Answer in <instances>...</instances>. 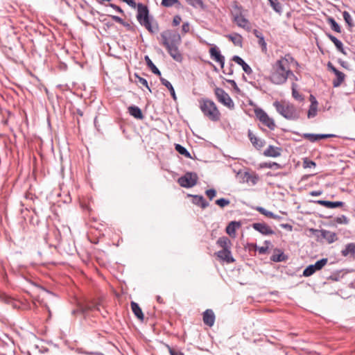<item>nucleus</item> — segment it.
Listing matches in <instances>:
<instances>
[{
    "label": "nucleus",
    "mask_w": 355,
    "mask_h": 355,
    "mask_svg": "<svg viewBox=\"0 0 355 355\" xmlns=\"http://www.w3.org/2000/svg\"><path fill=\"white\" fill-rule=\"evenodd\" d=\"M294 58L289 54L276 61L273 64L270 80L275 85H282L286 82L289 73H292L290 69L289 63L293 62Z\"/></svg>",
    "instance_id": "1"
},
{
    "label": "nucleus",
    "mask_w": 355,
    "mask_h": 355,
    "mask_svg": "<svg viewBox=\"0 0 355 355\" xmlns=\"http://www.w3.org/2000/svg\"><path fill=\"white\" fill-rule=\"evenodd\" d=\"M273 106L277 112L287 120L296 121L300 117V111L292 103L276 101Z\"/></svg>",
    "instance_id": "2"
},
{
    "label": "nucleus",
    "mask_w": 355,
    "mask_h": 355,
    "mask_svg": "<svg viewBox=\"0 0 355 355\" xmlns=\"http://www.w3.org/2000/svg\"><path fill=\"white\" fill-rule=\"evenodd\" d=\"M199 107L203 115L211 121H218L220 119V112L215 103L209 98L199 100Z\"/></svg>",
    "instance_id": "3"
},
{
    "label": "nucleus",
    "mask_w": 355,
    "mask_h": 355,
    "mask_svg": "<svg viewBox=\"0 0 355 355\" xmlns=\"http://www.w3.org/2000/svg\"><path fill=\"white\" fill-rule=\"evenodd\" d=\"M137 19L139 24L144 26L149 32L155 33L158 30V26L153 27L149 18V10L146 6L139 3L137 6Z\"/></svg>",
    "instance_id": "4"
},
{
    "label": "nucleus",
    "mask_w": 355,
    "mask_h": 355,
    "mask_svg": "<svg viewBox=\"0 0 355 355\" xmlns=\"http://www.w3.org/2000/svg\"><path fill=\"white\" fill-rule=\"evenodd\" d=\"M232 19L236 24L248 32L251 31V24L248 19L242 14V6L235 3L234 10L232 12Z\"/></svg>",
    "instance_id": "5"
},
{
    "label": "nucleus",
    "mask_w": 355,
    "mask_h": 355,
    "mask_svg": "<svg viewBox=\"0 0 355 355\" xmlns=\"http://www.w3.org/2000/svg\"><path fill=\"white\" fill-rule=\"evenodd\" d=\"M160 36L163 46L179 45L181 42L180 35L178 33L171 30L163 31Z\"/></svg>",
    "instance_id": "6"
},
{
    "label": "nucleus",
    "mask_w": 355,
    "mask_h": 355,
    "mask_svg": "<svg viewBox=\"0 0 355 355\" xmlns=\"http://www.w3.org/2000/svg\"><path fill=\"white\" fill-rule=\"evenodd\" d=\"M198 180L197 173L194 172H187L184 175L178 178V184L184 188H191L194 187Z\"/></svg>",
    "instance_id": "7"
},
{
    "label": "nucleus",
    "mask_w": 355,
    "mask_h": 355,
    "mask_svg": "<svg viewBox=\"0 0 355 355\" xmlns=\"http://www.w3.org/2000/svg\"><path fill=\"white\" fill-rule=\"evenodd\" d=\"M214 94L218 102L227 107L230 110L234 108V103L230 95L222 88L216 87Z\"/></svg>",
    "instance_id": "8"
},
{
    "label": "nucleus",
    "mask_w": 355,
    "mask_h": 355,
    "mask_svg": "<svg viewBox=\"0 0 355 355\" xmlns=\"http://www.w3.org/2000/svg\"><path fill=\"white\" fill-rule=\"evenodd\" d=\"M257 118L270 130H273L275 128L274 120L270 118L268 114L261 108L254 110Z\"/></svg>",
    "instance_id": "9"
},
{
    "label": "nucleus",
    "mask_w": 355,
    "mask_h": 355,
    "mask_svg": "<svg viewBox=\"0 0 355 355\" xmlns=\"http://www.w3.org/2000/svg\"><path fill=\"white\" fill-rule=\"evenodd\" d=\"M327 259L323 258L317 261L314 264L308 266L303 271L304 277H310L317 270L322 269L327 263Z\"/></svg>",
    "instance_id": "10"
},
{
    "label": "nucleus",
    "mask_w": 355,
    "mask_h": 355,
    "mask_svg": "<svg viewBox=\"0 0 355 355\" xmlns=\"http://www.w3.org/2000/svg\"><path fill=\"white\" fill-rule=\"evenodd\" d=\"M178 46L179 45H166L164 46L166 49L168 54L173 58L174 60L178 62H182L183 57L179 51Z\"/></svg>",
    "instance_id": "11"
},
{
    "label": "nucleus",
    "mask_w": 355,
    "mask_h": 355,
    "mask_svg": "<svg viewBox=\"0 0 355 355\" xmlns=\"http://www.w3.org/2000/svg\"><path fill=\"white\" fill-rule=\"evenodd\" d=\"M252 227L254 230L263 235H272L275 234V232L270 227L265 223H254L252 225Z\"/></svg>",
    "instance_id": "12"
},
{
    "label": "nucleus",
    "mask_w": 355,
    "mask_h": 355,
    "mask_svg": "<svg viewBox=\"0 0 355 355\" xmlns=\"http://www.w3.org/2000/svg\"><path fill=\"white\" fill-rule=\"evenodd\" d=\"M217 257L228 263L234 262L235 259L232 256L230 249H223L216 253Z\"/></svg>",
    "instance_id": "13"
},
{
    "label": "nucleus",
    "mask_w": 355,
    "mask_h": 355,
    "mask_svg": "<svg viewBox=\"0 0 355 355\" xmlns=\"http://www.w3.org/2000/svg\"><path fill=\"white\" fill-rule=\"evenodd\" d=\"M215 314L211 309H207L203 312L202 320L205 324L212 327L215 322Z\"/></svg>",
    "instance_id": "14"
},
{
    "label": "nucleus",
    "mask_w": 355,
    "mask_h": 355,
    "mask_svg": "<svg viewBox=\"0 0 355 355\" xmlns=\"http://www.w3.org/2000/svg\"><path fill=\"white\" fill-rule=\"evenodd\" d=\"M188 197H191L193 198L192 203L202 209H205L209 205V202L201 195L188 194Z\"/></svg>",
    "instance_id": "15"
},
{
    "label": "nucleus",
    "mask_w": 355,
    "mask_h": 355,
    "mask_svg": "<svg viewBox=\"0 0 355 355\" xmlns=\"http://www.w3.org/2000/svg\"><path fill=\"white\" fill-rule=\"evenodd\" d=\"M282 148L270 145L263 152V155L269 157H277L282 154Z\"/></svg>",
    "instance_id": "16"
},
{
    "label": "nucleus",
    "mask_w": 355,
    "mask_h": 355,
    "mask_svg": "<svg viewBox=\"0 0 355 355\" xmlns=\"http://www.w3.org/2000/svg\"><path fill=\"white\" fill-rule=\"evenodd\" d=\"M248 137L253 146L259 150L265 145V141L257 137L251 130H248Z\"/></svg>",
    "instance_id": "17"
},
{
    "label": "nucleus",
    "mask_w": 355,
    "mask_h": 355,
    "mask_svg": "<svg viewBox=\"0 0 355 355\" xmlns=\"http://www.w3.org/2000/svg\"><path fill=\"white\" fill-rule=\"evenodd\" d=\"M288 259V256L284 252L278 248L274 250L273 254L270 257V260L274 262L285 261Z\"/></svg>",
    "instance_id": "18"
},
{
    "label": "nucleus",
    "mask_w": 355,
    "mask_h": 355,
    "mask_svg": "<svg viewBox=\"0 0 355 355\" xmlns=\"http://www.w3.org/2000/svg\"><path fill=\"white\" fill-rule=\"evenodd\" d=\"M315 202L320 205L324 206V207H325L327 208H329V209H334V208L340 207L343 206V205H344V202L342 201L331 202V201L324 200H318L315 201Z\"/></svg>",
    "instance_id": "19"
},
{
    "label": "nucleus",
    "mask_w": 355,
    "mask_h": 355,
    "mask_svg": "<svg viewBox=\"0 0 355 355\" xmlns=\"http://www.w3.org/2000/svg\"><path fill=\"white\" fill-rule=\"evenodd\" d=\"M326 35L328 37V38L334 44L337 50L343 55H347V52L343 47V44L342 43V42L339 40L338 38H336L335 36L331 35V33H327Z\"/></svg>",
    "instance_id": "20"
},
{
    "label": "nucleus",
    "mask_w": 355,
    "mask_h": 355,
    "mask_svg": "<svg viewBox=\"0 0 355 355\" xmlns=\"http://www.w3.org/2000/svg\"><path fill=\"white\" fill-rule=\"evenodd\" d=\"M232 60L234 61L238 64L241 65L243 68V70L248 75L252 73V68L239 55H234L232 57Z\"/></svg>",
    "instance_id": "21"
},
{
    "label": "nucleus",
    "mask_w": 355,
    "mask_h": 355,
    "mask_svg": "<svg viewBox=\"0 0 355 355\" xmlns=\"http://www.w3.org/2000/svg\"><path fill=\"white\" fill-rule=\"evenodd\" d=\"M321 236L328 242V243H332L338 239L337 234L335 232L326 230H322L321 231Z\"/></svg>",
    "instance_id": "22"
},
{
    "label": "nucleus",
    "mask_w": 355,
    "mask_h": 355,
    "mask_svg": "<svg viewBox=\"0 0 355 355\" xmlns=\"http://www.w3.org/2000/svg\"><path fill=\"white\" fill-rule=\"evenodd\" d=\"M235 46L242 47L243 45V37L242 36L236 33L229 34L225 35Z\"/></svg>",
    "instance_id": "23"
},
{
    "label": "nucleus",
    "mask_w": 355,
    "mask_h": 355,
    "mask_svg": "<svg viewBox=\"0 0 355 355\" xmlns=\"http://www.w3.org/2000/svg\"><path fill=\"white\" fill-rule=\"evenodd\" d=\"M341 254L345 257L350 254L355 258V243H347L341 250Z\"/></svg>",
    "instance_id": "24"
},
{
    "label": "nucleus",
    "mask_w": 355,
    "mask_h": 355,
    "mask_svg": "<svg viewBox=\"0 0 355 355\" xmlns=\"http://www.w3.org/2000/svg\"><path fill=\"white\" fill-rule=\"evenodd\" d=\"M128 112L131 116H132L137 119H143L144 117L142 114L141 110L136 105L130 106L128 107Z\"/></svg>",
    "instance_id": "25"
},
{
    "label": "nucleus",
    "mask_w": 355,
    "mask_h": 355,
    "mask_svg": "<svg viewBox=\"0 0 355 355\" xmlns=\"http://www.w3.org/2000/svg\"><path fill=\"white\" fill-rule=\"evenodd\" d=\"M131 309L135 315L141 321L144 320V316L141 309L137 302H132L130 303Z\"/></svg>",
    "instance_id": "26"
},
{
    "label": "nucleus",
    "mask_w": 355,
    "mask_h": 355,
    "mask_svg": "<svg viewBox=\"0 0 355 355\" xmlns=\"http://www.w3.org/2000/svg\"><path fill=\"white\" fill-rule=\"evenodd\" d=\"M311 97L313 98V101L311 102L308 110L307 116L309 119L315 117L318 112V101L313 96H311Z\"/></svg>",
    "instance_id": "27"
},
{
    "label": "nucleus",
    "mask_w": 355,
    "mask_h": 355,
    "mask_svg": "<svg viewBox=\"0 0 355 355\" xmlns=\"http://www.w3.org/2000/svg\"><path fill=\"white\" fill-rule=\"evenodd\" d=\"M241 227V223L238 221H231L226 227V232L230 236L234 235L236 230Z\"/></svg>",
    "instance_id": "28"
},
{
    "label": "nucleus",
    "mask_w": 355,
    "mask_h": 355,
    "mask_svg": "<svg viewBox=\"0 0 355 355\" xmlns=\"http://www.w3.org/2000/svg\"><path fill=\"white\" fill-rule=\"evenodd\" d=\"M161 5L166 8L175 6L177 8H182V5L179 0H162Z\"/></svg>",
    "instance_id": "29"
},
{
    "label": "nucleus",
    "mask_w": 355,
    "mask_h": 355,
    "mask_svg": "<svg viewBox=\"0 0 355 355\" xmlns=\"http://www.w3.org/2000/svg\"><path fill=\"white\" fill-rule=\"evenodd\" d=\"M209 54L210 57L216 62L222 61V58H224V56L221 55L220 51L216 46L211 47L209 49Z\"/></svg>",
    "instance_id": "30"
},
{
    "label": "nucleus",
    "mask_w": 355,
    "mask_h": 355,
    "mask_svg": "<svg viewBox=\"0 0 355 355\" xmlns=\"http://www.w3.org/2000/svg\"><path fill=\"white\" fill-rule=\"evenodd\" d=\"M335 75L336 78L333 80L332 85L334 87H338L345 80V74L343 72L338 71Z\"/></svg>",
    "instance_id": "31"
},
{
    "label": "nucleus",
    "mask_w": 355,
    "mask_h": 355,
    "mask_svg": "<svg viewBox=\"0 0 355 355\" xmlns=\"http://www.w3.org/2000/svg\"><path fill=\"white\" fill-rule=\"evenodd\" d=\"M144 60H145L147 66L148 67V68L150 69L151 71L154 74H155L157 76H159V78H160L161 77V72L158 69V68L154 64V63L150 60V58L148 55H146L145 58H144Z\"/></svg>",
    "instance_id": "32"
},
{
    "label": "nucleus",
    "mask_w": 355,
    "mask_h": 355,
    "mask_svg": "<svg viewBox=\"0 0 355 355\" xmlns=\"http://www.w3.org/2000/svg\"><path fill=\"white\" fill-rule=\"evenodd\" d=\"M78 311H80L81 315H85L89 311H94V308L92 307V304L87 303H78Z\"/></svg>",
    "instance_id": "33"
},
{
    "label": "nucleus",
    "mask_w": 355,
    "mask_h": 355,
    "mask_svg": "<svg viewBox=\"0 0 355 355\" xmlns=\"http://www.w3.org/2000/svg\"><path fill=\"white\" fill-rule=\"evenodd\" d=\"M217 245L221 247L223 249H230L231 248V241L226 236L220 237L217 242Z\"/></svg>",
    "instance_id": "34"
},
{
    "label": "nucleus",
    "mask_w": 355,
    "mask_h": 355,
    "mask_svg": "<svg viewBox=\"0 0 355 355\" xmlns=\"http://www.w3.org/2000/svg\"><path fill=\"white\" fill-rule=\"evenodd\" d=\"M159 79H160L162 84L163 85H164L169 90L172 98L174 100H176L177 97H176V94L175 92V89H174L173 85H171V83L168 80H167L166 79H165L162 77H160Z\"/></svg>",
    "instance_id": "35"
},
{
    "label": "nucleus",
    "mask_w": 355,
    "mask_h": 355,
    "mask_svg": "<svg viewBox=\"0 0 355 355\" xmlns=\"http://www.w3.org/2000/svg\"><path fill=\"white\" fill-rule=\"evenodd\" d=\"M327 21L330 25L331 28L334 31L338 33H340L341 32V28H340V25L336 21V20L333 17H329L327 19Z\"/></svg>",
    "instance_id": "36"
},
{
    "label": "nucleus",
    "mask_w": 355,
    "mask_h": 355,
    "mask_svg": "<svg viewBox=\"0 0 355 355\" xmlns=\"http://www.w3.org/2000/svg\"><path fill=\"white\" fill-rule=\"evenodd\" d=\"M259 167L261 168H275V169H280L282 168V166L275 162H262L259 164Z\"/></svg>",
    "instance_id": "37"
},
{
    "label": "nucleus",
    "mask_w": 355,
    "mask_h": 355,
    "mask_svg": "<svg viewBox=\"0 0 355 355\" xmlns=\"http://www.w3.org/2000/svg\"><path fill=\"white\" fill-rule=\"evenodd\" d=\"M175 149L176 151L182 155H184L187 158H191L190 153L182 145L175 144Z\"/></svg>",
    "instance_id": "38"
},
{
    "label": "nucleus",
    "mask_w": 355,
    "mask_h": 355,
    "mask_svg": "<svg viewBox=\"0 0 355 355\" xmlns=\"http://www.w3.org/2000/svg\"><path fill=\"white\" fill-rule=\"evenodd\" d=\"M270 6L272 9L277 13L281 14L282 12V6L278 0H268Z\"/></svg>",
    "instance_id": "39"
},
{
    "label": "nucleus",
    "mask_w": 355,
    "mask_h": 355,
    "mask_svg": "<svg viewBox=\"0 0 355 355\" xmlns=\"http://www.w3.org/2000/svg\"><path fill=\"white\" fill-rule=\"evenodd\" d=\"M297 84H295V83H293V84H292V96L295 100L299 101H302L304 100V97L297 90Z\"/></svg>",
    "instance_id": "40"
},
{
    "label": "nucleus",
    "mask_w": 355,
    "mask_h": 355,
    "mask_svg": "<svg viewBox=\"0 0 355 355\" xmlns=\"http://www.w3.org/2000/svg\"><path fill=\"white\" fill-rule=\"evenodd\" d=\"M187 3L190 5L191 6L195 8H205V5L203 3L202 0H185Z\"/></svg>",
    "instance_id": "41"
},
{
    "label": "nucleus",
    "mask_w": 355,
    "mask_h": 355,
    "mask_svg": "<svg viewBox=\"0 0 355 355\" xmlns=\"http://www.w3.org/2000/svg\"><path fill=\"white\" fill-rule=\"evenodd\" d=\"M302 137L313 143L319 140L318 134L304 133Z\"/></svg>",
    "instance_id": "42"
},
{
    "label": "nucleus",
    "mask_w": 355,
    "mask_h": 355,
    "mask_svg": "<svg viewBox=\"0 0 355 355\" xmlns=\"http://www.w3.org/2000/svg\"><path fill=\"white\" fill-rule=\"evenodd\" d=\"M343 19L345 21V22L347 24V25L349 27H353L354 26L352 19L351 17V15L347 11H344L343 12Z\"/></svg>",
    "instance_id": "43"
},
{
    "label": "nucleus",
    "mask_w": 355,
    "mask_h": 355,
    "mask_svg": "<svg viewBox=\"0 0 355 355\" xmlns=\"http://www.w3.org/2000/svg\"><path fill=\"white\" fill-rule=\"evenodd\" d=\"M168 352L171 355H184L182 351L178 347H170L167 345Z\"/></svg>",
    "instance_id": "44"
},
{
    "label": "nucleus",
    "mask_w": 355,
    "mask_h": 355,
    "mask_svg": "<svg viewBox=\"0 0 355 355\" xmlns=\"http://www.w3.org/2000/svg\"><path fill=\"white\" fill-rule=\"evenodd\" d=\"M335 222L338 223V224H345V225H347L349 223V218L345 216V215H341L340 216H338L335 218Z\"/></svg>",
    "instance_id": "45"
},
{
    "label": "nucleus",
    "mask_w": 355,
    "mask_h": 355,
    "mask_svg": "<svg viewBox=\"0 0 355 355\" xmlns=\"http://www.w3.org/2000/svg\"><path fill=\"white\" fill-rule=\"evenodd\" d=\"M264 244H266V246H261L257 248V250L260 254H265L268 252V245H270L271 243L270 241H265Z\"/></svg>",
    "instance_id": "46"
},
{
    "label": "nucleus",
    "mask_w": 355,
    "mask_h": 355,
    "mask_svg": "<svg viewBox=\"0 0 355 355\" xmlns=\"http://www.w3.org/2000/svg\"><path fill=\"white\" fill-rule=\"evenodd\" d=\"M215 203L220 207H224L227 206L230 203V201L228 199L222 198L216 200Z\"/></svg>",
    "instance_id": "47"
},
{
    "label": "nucleus",
    "mask_w": 355,
    "mask_h": 355,
    "mask_svg": "<svg viewBox=\"0 0 355 355\" xmlns=\"http://www.w3.org/2000/svg\"><path fill=\"white\" fill-rule=\"evenodd\" d=\"M256 210L258 211L260 214L267 216V217H269L270 218L272 216V211H268L266 210L265 208L262 207H257L256 208Z\"/></svg>",
    "instance_id": "48"
},
{
    "label": "nucleus",
    "mask_w": 355,
    "mask_h": 355,
    "mask_svg": "<svg viewBox=\"0 0 355 355\" xmlns=\"http://www.w3.org/2000/svg\"><path fill=\"white\" fill-rule=\"evenodd\" d=\"M315 163L312 161V160H310L308 158H305L304 159V161H303V167L304 168H312V167H314L315 166Z\"/></svg>",
    "instance_id": "49"
},
{
    "label": "nucleus",
    "mask_w": 355,
    "mask_h": 355,
    "mask_svg": "<svg viewBox=\"0 0 355 355\" xmlns=\"http://www.w3.org/2000/svg\"><path fill=\"white\" fill-rule=\"evenodd\" d=\"M135 77L137 78L139 83L141 84L142 85L146 87L150 92H151V89L148 86V81L146 80V79L139 76L137 74H135Z\"/></svg>",
    "instance_id": "50"
},
{
    "label": "nucleus",
    "mask_w": 355,
    "mask_h": 355,
    "mask_svg": "<svg viewBox=\"0 0 355 355\" xmlns=\"http://www.w3.org/2000/svg\"><path fill=\"white\" fill-rule=\"evenodd\" d=\"M205 194L211 200L216 195V191L214 189H210L205 191Z\"/></svg>",
    "instance_id": "51"
},
{
    "label": "nucleus",
    "mask_w": 355,
    "mask_h": 355,
    "mask_svg": "<svg viewBox=\"0 0 355 355\" xmlns=\"http://www.w3.org/2000/svg\"><path fill=\"white\" fill-rule=\"evenodd\" d=\"M258 43L261 47L262 51L266 52L267 50V44L265 41L264 37H262L261 38L259 39Z\"/></svg>",
    "instance_id": "52"
},
{
    "label": "nucleus",
    "mask_w": 355,
    "mask_h": 355,
    "mask_svg": "<svg viewBox=\"0 0 355 355\" xmlns=\"http://www.w3.org/2000/svg\"><path fill=\"white\" fill-rule=\"evenodd\" d=\"M181 21H182V17L178 15L173 17L172 24L173 26H177L180 24Z\"/></svg>",
    "instance_id": "53"
},
{
    "label": "nucleus",
    "mask_w": 355,
    "mask_h": 355,
    "mask_svg": "<svg viewBox=\"0 0 355 355\" xmlns=\"http://www.w3.org/2000/svg\"><path fill=\"white\" fill-rule=\"evenodd\" d=\"M190 30V24L189 22H184L182 26V31L183 33H187Z\"/></svg>",
    "instance_id": "54"
},
{
    "label": "nucleus",
    "mask_w": 355,
    "mask_h": 355,
    "mask_svg": "<svg viewBox=\"0 0 355 355\" xmlns=\"http://www.w3.org/2000/svg\"><path fill=\"white\" fill-rule=\"evenodd\" d=\"M110 17L112 19L113 21H114L116 23H119L120 24H123V19L121 18L119 16L116 15H110Z\"/></svg>",
    "instance_id": "55"
},
{
    "label": "nucleus",
    "mask_w": 355,
    "mask_h": 355,
    "mask_svg": "<svg viewBox=\"0 0 355 355\" xmlns=\"http://www.w3.org/2000/svg\"><path fill=\"white\" fill-rule=\"evenodd\" d=\"M227 82L232 86L236 92H240V89L238 87L236 83L234 80H227Z\"/></svg>",
    "instance_id": "56"
},
{
    "label": "nucleus",
    "mask_w": 355,
    "mask_h": 355,
    "mask_svg": "<svg viewBox=\"0 0 355 355\" xmlns=\"http://www.w3.org/2000/svg\"><path fill=\"white\" fill-rule=\"evenodd\" d=\"M334 137H336V135L333 134H318L319 140L322 139H327Z\"/></svg>",
    "instance_id": "57"
},
{
    "label": "nucleus",
    "mask_w": 355,
    "mask_h": 355,
    "mask_svg": "<svg viewBox=\"0 0 355 355\" xmlns=\"http://www.w3.org/2000/svg\"><path fill=\"white\" fill-rule=\"evenodd\" d=\"M89 304H92V307L94 308V311H97L101 312L100 303L99 302H96H96H89Z\"/></svg>",
    "instance_id": "58"
},
{
    "label": "nucleus",
    "mask_w": 355,
    "mask_h": 355,
    "mask_svg": "<svg viewBox=\"0 0 355 355\" xmlns=\"http://www.w3.org/2000/svg\"><path fill=\"white\" fill-rule=\"evenodd\" d=\"M109 6L112 8L113 9H114L116 11L120 12V13H122L123 14V10L118 6L115 5V4H113V3H110Z\"/></svg>",
    "instance_id": "59"
},
{
    "label": "nucleus",
    "mask_w": 355,
    "mask_h": 355,
    "mask_svg": "<svg viewBox=\"0 0 355 355\" xmlns=\"http://www.w3.org/2000/svg\"><path fill=\"white\" fill-rule=\"evenodd\" d=\"M328 69L331 71L334 74L336 73L339 70H338L331 62H329L327 64Z\"/></svg>",
    "instance_id": "60"
},
{
    "label": "nucleus",
    "mask_w": 355,
    "mask_h": 355,
    "mask_svg": "<svg viewBox=\"0 0 355 355\" xmlns=\"http://www.w3.org/2000/svg\"><path fill=\"white\" fill-rule=\"evenodd\" d=\"M253 33H254V35L256 36V37H257L258 39H260V38H261L262 37H263V34H262L260 31H259L258 30H257V29H254V30L253 31Z\"/></svg>",
    "instance_id": "61"
},
{
    "label": "nucleus",
    "mask_w": 355,
    "mask_h": 355,
    "mask_svg": "<svg viewBox=\"0 0 355 355\" xmlns=\"http://www.w3.org/2000/svg\"><path fill=\"white\" fill-rule=\"evenodd\" d=\"M280 226L284 228V229H286V230H288L289 231H291L292 229H293V227L292 225L288 224V223H286V224H281Z\"/></svg>",
    "instance_id": "62"
},
{
    "label": "nucleus",
    "mask_w": 355,
    "mask_h": 355,
    "mask_svg": "<svg viewBox=\"0 0 355 355\" xmlns=\"http://www.w3.org/2000/svg\"><path fill=\"white\" fill-rule=\"evenodd\" d=\"M322 191H313L310 193V195L311 196H318L322 194Z\"/></svg>",
    "instance_id": "63"
},
{
    "label": "nucleus",
    "mask_w": 355,
    "mask_h": 355,
    "mask_svg": "<svg viewBox=\"0 0 355 355\" xmlns=\"http://www.w3.org/2000/svg\"><path fill=\"white\" fill-rule=\"evenodd\" d=\"M233 67H234V64H230V67L227 72H225V71L224 70L223 73H227L228 75H232L233 74V69H232Z\"/></svg>",
    "instance_id": "64"
}]
</instances>
